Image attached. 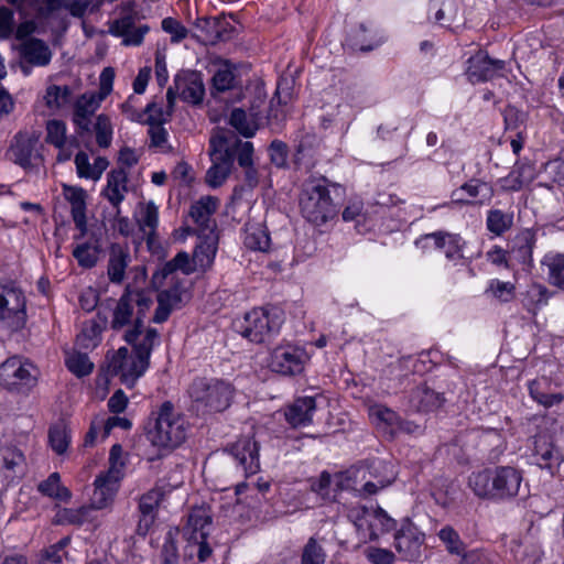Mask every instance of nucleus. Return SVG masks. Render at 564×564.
I'll use <instances>...</instances> for the list:
<instances>
[{
	"label": "nucleus",
	"instance_id": "nucleus-1",
	"mask_svg": "<svg viewBox=\"0 0 564 564\" xmlns=\"http://www.w3.org/2000/svg\"><path fill=\"white\" fill-rule=\"evenodd\" d=\"M522 474L514 467L500 466L473 473L468 485L476 496L507 500L519 494Z\"/></svg>",
	"mask_w": 564,
	"mask_h": 564
},
{
	"label": "nucleus",
	"instance_id": "nucleus-2",
	"mask_svg": "<svg viewBox=\"0 0 564 564\" xmlns=\"http://www.w3.org/2000/svg\"><path fill=\"white\" fill-rule=\"evenodd\" d=\"M234 393V387L225 380L196 378L187 389L189 411L196 415L223 412L229 408Z\"/></svg>",
	"mask_w": 564,
	"mask_h": 564
},
{
	"label": "nucleus",
	"instance_id": "nucleus-3",
	"mask_svg": "<svg viewBox=\"0 0 564 564\" xmlns=\"http://www.w3.org/2000/svg\"><path fill=\"white\" fill-rule=\"evenodd\" d=\"M187 421L171 401L163 402L155 420L154 429L149 433L151 443L162 448L180 446L187 435Z\"/></svg>",
	"mask_w": 564,
	"mask_h": 564
},
{
	"label": "nucleus",
	"instance_id": "nucleus-4",
	"mask_svg": "<svg viewBox=\"0 0 564 564\" xmlns=\"http://www.w3.org/2000/svg\"><path fill=\"white\" fill-rule=\"evenodd\" d=\"M284 322L283 312L274 306L253 308L235 327L245 338L261 344L279 334Z\"/></svg>",
	"mask_w": 564,
	"mask_h": 564
},
{
	"label": "nucleus",
	"instance_id": "nucleus-5",
	"mask_svg": "<svg viewBox=\"0 0 564 564\" xmlns=\"http://www.w3.org/2000/svg\"><path fill=\"white\" fill-rule=\"evenodd\" d=\"M300 207L303 217L316 226L324 225L337 214L326 178L312 180L305 184L300 197Z\"/></svg>",
	"mask_w": 564,
	"mask_h": 564
},
{
	"label": "nucleus",
	"instance_id": "nucleus-6",
	"mask_svg": "<svg viewBox=\"0 0 564 564\" xmlns=\"http://www.w3.org/2000/svg\"><path fill=\"white\" fill-rule=\"evenodd\" d=\"M0 321L12 330L25 325L26 299L14 282L0 283Z\"/></svg>",
	"mask_w": 564,
	"mask_h": 564
},
{
	"label": "nucleus",
	"instance_id": "nucleus-7",
	"mask_svg": "<svg viewBox=\"0 0 564 564\" xmlns=\"http://www.w3.org/2000/svg\"><path fill=\"white\" fill-rule=\"evenodd\" d=\"M122 454L123 449L120 444L112 445L109 453L108 470L95 479L94 502L98 508H105L117 491L124 468Z\"/></svg>",
	"mask_w": 564,
	"mask_h": 564
},
{
	"label": "nucleus",
	"instance_id": "nucleus-8",
	"mask_svg": "<svg viewBox=\"0 0 564 564\" xmlns=\"http://www.w3.org/2000/svg\"><path fill=\"white\" fill-rule=\"evenodd\" d=\"M39 139L35 132L17 133L9 149L11 161L24 170L39 166L43 162Z\"/></svg>",
	"mask_w": 564,
	"mask_h": 564
},
{
	"label": "nucleus",
	"instance_id": "nucleus-9",
	"mask_svg": "<svg viewBox=\"0 0 564 564\" xmlns=\"http://www.w3.org/2000/svg\"><path fill=\"white\" fill-rule=\"evenodd\" d=\"M149 364L137 354H130L128 348H119L109 362V371L118 376L123 384L133 387L135 381L148 369Z\"/></svg>",
	"mask_w": 564,
	"mask_h": 564
},
{
	"label": "nucleus",
	"instance_id": "nucleus-10",
	"mask_svg": "<svg viewBox=\"0 0 564 564\" xmlns=\"http://www.w3.org/2000/svg\"><path fill=\"white\" fill-rule=\"evenodd\" d=\"M306 361L305 351L292 345L279 346L270 355L269 368L283 376H295L303 371Z\"/></svg>",
	"mask_w": 564,
	"mask_h": 564
},
{
	"label": "nucleus",
	"instance_id": "nucleus-11",
	"mask_svg": "<svg viewBox=\"0 0 564 564\" xmlns=\"http://www.w3.org/2000/svg\"><path fill=\"white\" fill-rule=\"evenodd\" d=\"M259 451L260 445L252 436H242L225 448L246 476L254 475L260 470Z\"/></svg>",
	"mask_w": 564,
	"mask_h": 564
},
{
	"label": "nucleus",
	"instance_id": "nucleus-12",
	"mask_svg": "<svg viewBox=\"0 0 564 564\" xmlns=\"http://www.w3.org/2000/svg\"><path fill=\"white\" fill-rule=\"evenodd\" d=\"M35 379L36 369L33 365L23 362L19 357L8 358L0 365V386L8 390L30 384Z\"/></svg>",
	"mask_w": 564,
	"mask_h": 564
},
{
	"label": "nucleus",
	"instance_id": "nucleus-13",
	"mask_svg": "<svg viewBox=\"0 0 564 564\" xmlns=\"http://www.w3.org/2000/svg\"><path fill=\"white\" fill-rule=\"evenodd\" d=\"M195 37L205 45H215L231 39L234 26L225 17L198 19Z\"/></svg>",
	"mask_w": 564,
	"mask_h": 564
},
{
	"label": "nucleus",
	"instance_id": "nucleus-14",
	"mask_svg": "<svg viewBox=\"0 0 564 564\" xmlns=\"http://www.w3.org/2000/svg\"><path fill=\"white\" fill-rule=\"evenodd\" d=\"M175 89L183 101L193 105L200 104L205 95L202 74L196 70L180 72L175 76Z\"/></svg>",
	"mask_w": 564,
	"mask_h": 564
},
{
	"label": "nucleus",
	"instance_id": "nucleus-15",
	"mask_svg": "<svg viewBox=\"0 0 564 564\" xmlns=\"http://www.w3.org/2000/svg\"><path fill=\"white\" fill-rule=\"evenodd\" d=\"M424 535L415 528L401 529L394 535V549L403 561L415 562L422 556Z\"/></svg>",
	"mask_w": 564,
	"mask_h": 564
},
{
	"label": "nucleus",
	"instance_id": "nucleus-16",
	"mask_svg": "<svg viewBox=\"0 0 564 564\" xmlns=\"http://www.w3.org/2000/svg\"><path fill=\"white\" fill-rule=\"evenodd\" d=\"M218 205L219 200L214 196H204L192 204L189 216L198 227V235L216 234V221L213 215Z\"/></svg>",
	"mask_w": 564,
	"mask_h": 564
},
{
	"label": "nucleus",
	"instance_id": "nucleus-17",
	"mask_svg": "<svg viewBox=\"0 0 564 564\" xmlns=\"http://www.w3.org/2000/svg\"><path fill=\"white\" fill-rule=\"evenodd\" d=\"M505 67L501 59H491L487 53L479 51L468 59L467 76L471 83L487 82Z\"/></svg>",
	"mask_w": 564,
	"mask_h": 564
},
{
	"label": "nucleus",
	"instance_id": "nucleus-18",
	"mask_svg": "<svg viewBox=\"0 0 564 564\" xmlns=\"http://www.w3.org/2000/svg\"><path fill=\"white\" fill-rule=\"evenodd\" d=\"M99 97L96 94H83L74 105L73 122L77 133L83 135L91 132V117L100 106Z\"/></svg>",
	"mask_w": 564,
	"mask_h": 564
},
{
	"label": "nucleus",
	"instance_id": "nucleus-19",
	"mask_svg": "<svg viewBox=\"0 0 564 564\" xmlns=\"http://www.w3.org/2000/svg\"><path fill=\"white\" fill-rule=\"evenodd\" d=\"M185 296L186 290L182 283H174L169 289L159 292L153 322L158 324L165 322L174 310L182 306Z\"/></svg>",
	"mask_w": 564,
	"mask_h": 564
},
{
	"label": "nucleus",
	"instance_id": "nucleus-20",
	"mask_svg": "<svg viewBox=\"0 0 564 564\" xmlns=\"http://www.w3.org/2000/svg\"><path fill=\"white\" fill-rule=\"evenodd\" d=\"M533 457L541 467L552 474L564 460L561 451L553 444L547 435H536L533 441Z\"/></svg>",
	"mask_w": 564,
	"mask_h": 564
},
{
	"label": "nucleus",
	"instance_id": "nucleus-21",
	"mask_svg": "<svg viewBox=\"0 0 564 564\" xmlns=\"http://www.w3.org/2000/svg\"><path fill=\"white\" fill-rule=\"evenodd\" d=\"M148 25H134L132 15L115 20L110 26L109 32L118 37H122V44L126 46H138L142 43L144 35L148 33Z\"/></svg>",
	"mask_w": 564,
	"mask_h": 564
},
{
	"label": "nucleus",
	"instance_id": "nucleus-22",
	"mask_svg": "<svg viewBox=\"0 0 564 564\" xmlns=\"http://www.w3.org/2000/svg\"><path fill=\"white\" fill-rule=\"evenodd\" d=\"M536 236L535 232L531 229H524L520 231L512 239L511 245L509 247V259L511 261H517L523 265L529 268L533 264V248L535 247Z\"/></svg>",
	"mask_w": 564,
	"mask_h": 564
},
{
	"label": "nucleus",
	"instance_id": "nucleus-23",
	"mask_svg": "<svg viewBox=\"0 0 564 564\" xmlns=\"http://www.w3.org/2000/svg\"><path fill=\"white\" fill-rule=\"evenodd\" d=\"M162 499L163 492L160 489H152L140 498L139 511L141 516L137 525L139 535L145 536L148 534L154 523L155 512Z\"/></svg>",
	"mask_w": 564,
	"mask_h": 564
},
{
	"label": "nucleus",
	"instance_id": "nucleus-24",
	"mask_svg": "<svg viewBox=\"0 0 564 564\" xmlns=\"http://www.w3.org/2000/svg\"><path fill=\"white\" fill-rule=\"evenodd\" d=\"M22 61L31 66H46L52 58L48 45L40 39L30 37L23 41L19 47Z\"/></svg>",
	"mask_w": 564,
	"mask_h": 564
},
{
	"label": "nucleus",
	"instance_id": "nucleus-25",
	"mask_svg": "<svg viewBox=\"0 0 564 564\" xmlns=\"http://www.w3.org/2000/svg\"><path fill=\"white\" fill-rule=\"evenodd\" d=\"M131 261L128 247L112 243L109 248L107 275L111 283L121 284L126 278V270Z\"/></svg>",
	"mask_w": 564,
	"mask_h": 564
},
{
	"label": "nucleus",
	"instance_id": "nucleus-26",
	"mask_svg": "<svg viewBox=\"0 0 564 564\" xmlns=\"http://www.w3.org/2000/svg\"><path fill=\"white\" fill-rule=\"evenodd\" d=\"M134 310L132 308V296L130 290L126 289L119 300L113 302V306L110 308V321L109 326L113 330H121L124 327L134 324Z\"/></svg>",
	"mask_w": 564,
	"mask_h": 564
},
{
	"label": "nucleus",
	"instance_id": "nucleus-27",
	"mask_svg": "<svg viewBox=\"0 0 564 564\" xmlns=\"http://www.w3.org/2000/svg\"><path fill=\"white\" fill-rule=\"evenodd\" d=\"M128 174L123 169L112 170L107 174V185L101 195L120 212V204L128 192Z\"/></svg>",
	"mask_w": 564,
	"mask_h": 564
},
{
	"label": "nucleus",
	"instance_id": "nucleus-28",
	"mask_svg": "<svg viewBox=\"0 0 564 564\" xmlns=\"http://www.w3.org/2000/svg\"><path fill=\"white\" fill-rule=\"evenodd\" d=\"M137 224L142 232V238L147 240L148 247L152 249L156 242V228L159 225V209L152 200L140 205Z\"/></svg>",
	"mask_w": 564,
	"mask_h": 564
},
{
	"label": "nucleus",
	"instance_id": "nucleus-29",
	"mask_svg": "<svg viewBox=\"0 0 564 564\" xmlns=\"http://www.w3.org/2000/svg\"><path fill=\"white\" fill-rule=\"evenodd\" d=\"M315 410L313 397L299 398L288 408L285 419L293 427L306 426L312 423Z\"/></svg>",
	"mask_w": 564,
	"mask_h": 564
},
{
	"label": "nucleus",
	"instance_id": "nucleus-30",
	"mask_svg": "<svg viewBox=\"0 0 564 564\" xmlns=\"http://www.w3.org/2000/svg\"><path fill=\"white\" fill-rule=\"evenodd\" d=\"M64 196L72 205V217L82 235L87 229L86 218V192L80 187L64 185Z\"/></svg>",
	"mask_w": 564,
	"mask_h": 564
},
{
	"label": "nucleus",
	"instance_id": "nucleus-31",
	"mask_svg": "<svg viewBox=\"0 0 564 564\" xmlns=\"http://www.w3.org/2000/svg\"><path fill=\"white\" fill-rule=\"evenodd\" d=\"M148 117L145 123L150 126L149 135L151 139V145L160 149H165L167 142V131L162 126V111L156 107L154 102H150L145 107Z\"/></svg>",
	"mask_w": 564,
	"mask_h": 564
},
{
	"label": "nucleus",
	"instance_id": "nucleus-32",
	"mask_svg": "<svg viewBox=\"0 0 564 564\" xmlns=\"http://www.w3.org/2000/svg\"><path fill=\"white\" fill-rule=\"evenodd\" d=\"M130 295L132 296V308L134 310V306H137L138 310L137 313H134L135 317L133 327L124 332L123 339L126 341H132L141 335L143 328V319L145 317L147 311L152 305L151 297L147 296L142 292L130 291Z\"/></svg>",
	"mask_w": 564,
	"mask_h": 564
},
{
	"label": "nucleus",
	"instance_id": "nucleus-33",
	"mask_svg": "<svg viewBox=\"0 0 564 564\" xmlns=\"http://www.w3.org/2000/svg\"><path fill=\"white\" fill-rule=\"evenodd\" d=\"M426 239H433L435 247L443 249L448 260H458L463 258L464 241L459 235L437 231L427 234Z\"/></svg>",
	"mask_w": 564,
	"mask_h": 564
},
{
	"label": "nucleus",
	"instance_id": "nucleus-34",
	"mask_svg": "<svg viewBox=\"0 0 564 564\" xmlns=\"http://www.w3.org/2000/svg\"><path fill=\"white\" fill-rule=\"evenodd\" d=\"M200 242L195 247L193 258L198 269L206 270L214 261L218 236L217 234L198 235Z\"/></svg>",
	"mask_w": 564,
	"mask_h": 564
},
{
	"label": "nucleus",
	"instance_id": "nucleus-35",
	"mask_svg": "<svg viewBox=\"0 0 564 564\" xmlns=\"http://www.w3.org/2000/svg\"><path fill=\"white\" fill-rule=\"evenodd\" d=\"M243 242L250 250L268 251L271 246V238L267 226L263 224H248Z\"/></svg>",
	"mask_w": 564,
	"mask_h": 564
},
{
	"label": "nucleus",
	"instance_id": "nucleus-36",
	"mask_svg": "<svg viewBox=\"0 0 564 564\" xmlns=\"http://www.w3.org/2000/svg\"><path fill=\"white\" fill-rule=\"evenodd\" d=\"M549 387L550 381L545 377L532 380L529 383V392L531 398L545 408H550L564 401V395L562 393H549Z\"/></svg>",
	"mask_w": 564,
	"mask_h": 564
},
{
	"label": "nucleus",
	"instance_id": "nucleus-37",
	"mask_svg": "<svg viewBox=\"0 0 564 564\" xmlns=\"http://www.w3.org/2000/svg\"><path fill=\"white\" fill-rule=\"evenodd\" d=\"M48 443L57 455H63L67 451L70 443V431L64 420H59L50 427Z\"/></svg>",
	"mask_w": 564,
	"mask_h": 564
},
{
	"label": "nucleus",
	"instance_id": "nucleus-38",
	"mask_svg": "<svg viewBox=\"0 0 564 564\" xmlns=\"http://www.w3.org/2000/svg\"><path fill=\"white\" fill-rule=\"evenodd\" d=\"M542 265L547 268L549 282L564 290V254L547 253L542 260Z\"/></svg>",
	"mask_w": 564,
	"mask_h": 564
},
{
	"label": "nucleus",
	"instance_id": "nucleus-39",
	"mask_svg": "<svg viewBox=\"0 0 564 564\" xmlns=\"http://www.w3.org/2000/svg\"><path fill=\"white\" fill-rule=\"evenodd\" d=\"M397 525L394 519H392L383 509L377 508L371 510L369 519V539L376 540L381 533L393 530Z\"/></svg>",
	"mask_w": 564,
	"mask_h": 564
},
{
	"label": "nucleus",
	"instance_id": "nucleus-40",
	"mask_svg": "<svg viewBox=\"0 0 564 564\" xmlns=\"http://www.w3.org/2000/svg\"><path fill=\"white\" fill-rule=\"evenodd\" d=\"M99 252L100 248L97 241H87L78 243L72 253L79 267L90 269L97 264Z\"/></svg>",
	"mask_w": 564,
	"mask_h": 564
},
{
	"label": "nucleus",
	"instance_id": "nucleus-41",
	"mask_svg": "<svg viewBox=\"0 0 564 564\" xmlns=\"http://www.w3.org/2000/svg\"><path fill=\"white\" fill-rule=\"evenodd\" d=\"M159 339V333L155 328H147L142 330L141 335L132 341H127L132 345L133 352L149 364V359L155 341Z\"/></svg>",
	"mask_w": 564,
	"mask_h": 564
},
{
	"label": "nucleus",
	"instance_id": "nucleus-42",
	"mask_svg": "<svg viewBox=\"0 0 564 564\" xmlns=\"http://www.w3.org/2000/svg\"><path fill=\"white\" fill-rule=\"evenodd\" d=\"M487 229L496 236H502L513 225V214L500 209H490L486 219Z\"/></svg>",
	"mask_w": 564,
	"mask_h": 564
},
{
	"label": "nucleus",
	"instance_id": "nucleus-43",
	"mask_svg": "<svg viewBox=\"0 0 564 564\" xmlns=\"http://www.w3.org/2000/svg\"><path fill=\"white\" fill-rule=\"evenodd\" d=\"M37 489L44 496L67 501L70 499V491L61 485V476L58 473L51 474L47 479L40 482Z\"/></svg>",
	"mask_w": 564,
	"mask_h": 564
},
{
	"label": "nucleus",
	"instance_id": "nucleus-44",
	"mask_svg": "<svg viewBox=\"0 0 564 564\" xmlns=\"http://www.w3.org/2000/svg\"><path fill=\"white\" fill-rule=\"evenodd\" d=\"M213 165L206 172V183L217 188L224 184L231 172L232 160H212Z\"/></svg>",
	"mask_w": 564,
	"mask_h": 564
},
{
	"label": "nucleus",
	"instance_id": "nucleus-45",
	"mask_svg": "<svg viewBox=\"0 0 564 564\" xmlns=\"http://www.w3.org/2000/svg\"><path fill=\"white\" fill-rule=\"evenodd\" d=\"M72 90L68 86L48 85L43 96L46 107L53 111L61 109L69 100Z\"/></svg>",
	"mask_w": 564,
	"mask_h": 564
},
{
	"label": "nucleus",
	"instance_id": "nucleus-46",
	"mask_svg": "<svg viewBox=\"0 0 564 564\" xmlns=\"http://www.w3.org/2000/svg\"><path fill=\"white\" fill-rule=\"evenodd\" d=\"M96 509H99V508L95 506L94 496H93L90 506H83L77 509H73V508L63 509L58 513V518H59L58 521L61 523L82 525L84 522L89 520L91 511H94Z\"/></svg>",
	"mask_w": 564,
	"mask_h": 564
},
{
	"label": "nucleus",
	"instance_id": "nucleus-47",
	"mask_svg": "<svg viewBox=\"0 0 564 564\" xmlns=\"http://www.w3.org/2000/svg\"><path fill=\"white\" fill-rule=\"evenodd\" d=\"M229 123L245 138L253 137L258 129L254 120L249 118L246 111L241 108L232 109Z\"/></svg>",
	"mask_w": 564,
	"mask_h": 564
},
{
	"label": "nucleus",
	"instance_id": "nucleus-48",
	"mask_svg": "<svg viewBox=\"0 0 564 564\" xmlns=\"http://www.w3.org/2000/svg\"><path fill=\"white\" fill-rule=\"evenodd\" d=\"M102 326L95 319L83 323L80 333L76 337V343L83 348H94L97 346Z\"/></svg>",
	"mask_w": 564,
	"mask_h": 564
},
{
	"label": "nucleus",
	"instance_id": "nucleus-49",
	"mask_svg": "<svg viewBox=\"0 0 564 564\" xmlns=\"http://www.w3.org/2000/svg\"><path fill=\"white\" fill-rule=\"evenodd\" d=\"M370 415L384 425L391 435H395L401 424V416L397 412L384 405H375L370 409Z\"/></svg>",
	"mask_w": 564,
	"mask_h": 564
},
{
	"label": "nucleus",
	"instance_id": "nucleus-50",
	"mask_svg": "<svg viewBox=\"0 0 564 564\" xmlns=\"http://www.w3.org/2000/svg\"><path fill=\"white\" fill-rule=\"evenodd\" d=\"M212 524V514L205 507L194 508L188 514L187 528L192 530L191 535L208 533L206 528Z\"/></svg>",
	"mask_w": 564,
	"mask_h": 564
},
{
	"label": "nucleus",
	"instance_id": "nucleus-51",
	"mask_svg": "<svg viewBox=\"0 0 564 564\" xmlns=\"http://www.w3.org/2000/svg\"><path fill=\"white\" fill-rule=\"evenodd\" d=\"M437 536L444 543L446 550L451 554H456V555L466 554L465 553V547H466L465 543L462 541L458 532L454 528H452L449 525L443 527L438 531Z\"/></svg>",
	"mask_w": 564,
	"mask_h": 564
},
{
	"label": "nucleus",
	"instance_id": "nucleus-52",
	"mask_svg": "<svg viewBox=\"0 0 564 564\" xmlns=\"http://www.w3.org/2000/svg\"><path fill=\"white\" fill-rule=\"evenodd\" d=\"M549 291L542 284H531L523 295V305L524 307L532 313H535V310L542 305L546 304L549 299Z\"/></svg>",
	"mask_w": 564,
	"mask_h": 564
},
{
	"label": "nucleus",
	"instance_id": "nucleus-53",
	"mask_svg": "<svg viewBox=\"0 0 564 564\" xmlns=\"http://www.w3.org/2000/svg\"><path fill=\"white\" fill-rule=\"evenodd\" d=\"M486 294H490L501 303H508L514 299L516 286L511 282H502L495 279L490 281Z\"/></svg>",
	"mask_w": 564,
	"mask_h": 564
},
{
	"label": "nucleus",
	"instance_id": "nucleus-54",
	"mask_svg": "<svg viewBox=\"0 0 564 564\" xmlns=\"http://www.w3.org/2000/svg\"><path fill=\"white\" fill-rule=\"evenodd\" d=\"M66 367L77 377H85L93 371L94 365L86 354L75 352L66 358Z\"/></svg>",
	"mask_w": 564,
	"mask_h": 564
},
{
	"label": "nucleus",
	"instance_id": "nucleus-55",
	"mask_svg": "<svg viewBox=\"0 0 564 564\" xmlns=\"http://www.w3.org/2000/svg\"><path fill=\"white\" fill-rule=\"evenodd\" d=\"M209 155L212 160H232V145L228 144L226 134L213 135L209 140Z\"/></svg>",
	"mask_w": 564,
	"mask_h": 564
},
{
	"label": "nucleus",
	"instance_id": "nucleus-56",
	"mask_svg": "<svg viewBox=\"0 0 564 564\" xmlns=\"http://www.w3.org/2000/svg\"><path fill=\"white\" fill-rule=\"evenodd\" d=\"M96 142L100 148H108L112 140V127L108 116L99 115L94 124Z\"/></svg>",
	"mask_w": 564,
	"mask_h": 564
},
{
	"label": "nucleus",
	"instance_id": "nucleus-57",
	"mask_svg": "<svg viewBox=\"0 0 564 564\" xmlns=\"http://www.w3.org/2000/svg\"><path fill=\"white\" fill-rule=\"evenodd\" d=\"M326 554L324 549L317 543L315 538H310L305 544L301 563L302 564H324Z\"/></svg>",
	"mask_w": 564,
	"mask_h": 564
},
{
	"label": "nucleus",
	"instance_id": "nucleus-58",
	"mask_svg": "<svg viewBox=\"0 0 564 564\" xmlns=\"http://www.w3.org/2000/svg\"><path fill=\"white\" fill-rule=\"evenodd\" d=\"M232 161L236 159L239 166L253 164V144L250 141L235 140L232 143Z\"/></svg>",
	"mask_w": 564,
	"mask_h": 564
},
{
	"label": "nucleus",
	"instance_id": "nucleus-59",
	"mask_svg": "<svg viewBox=\"0 0 564 564\" xmlns=\"http://www.w3.org/2000/svg\"><path fill=\"white\" fill-rule=\"evenodd\" d=\"M213 88L224 93L234 87L235 75L228 63L223 64L213 76Z\"/></svg>",
	"mask_w": 564,
	"mask_h": 564
},
{
	"label": "nucleus",
	"instance_id": "nucleus-60",
	"mask_svg": "<svg viewBox=\"0 0 564 564\" xmlns=\"http://www.w3.org/2000/svg\"><path fill=\"white\" fill-rule=\"evenodd\" d=\"M420 399V408L424 411H433L441 408L445 401L443 395L427 387L419 388L416 391Z\"/></svg>",
	"mask_w": 564,
	"mask_h": 564
},
{
	"label": "nucleus",
	"instance_id": "nucleus-61",
	"mask_svg": "<svg viewBox=\"0 0 564 564\" xmlns=\"http://www.w3.org/2000/svg\"><path fill=\"white\" fill-rule=\"evenodd\" d=\"M45 141L56 148H62L66 142V126L61 120H50L46 123Z\"/></svg>",
	"mask_w": 564,
	"mask_h": 564
},
{
	"label": "nucleus",
	"instance_id": "nucleus-62",
	"mask_svg": "<svg viewBox=\"0 0 564 564\" xmlns=\"http://www.w3.org/2000/svg\"><path fill=\"white\" fill-rule=\"evenodd\" d=\"M271 162L278 167H284L288 159V147L280 140H273L269 147Z\"/></svg>",
	"mask_w": 564,
	"mask_h": 564
},
{
	"label": "nucleus",
	"instance_id": "nucleus-63",
	"mask_svg": "<svg viewBox=\"0 0 564 564\" xmlns=\"http://www.w3.org/2000/svg\"><path fill=\"white\" fill-rule=\"evenodd\" d=\"M161 556L162 564H177L178 562L177 546L171 531L166 534Z\"/></svg>",
	"mask_w": 564,
	"mask_h": 564
},
{
	"label": "nucleus",
	"instance_id": "nucleus-64",
	"mask_svg": "<svg viewBox=\"0 0 564 564\" xmlns=\"http://www.w3.org/2000/svg\"><path fill=\"white\" fill-rule=\"evenodd\" d=\"M545 173L560 185L564 184V159H555L546 163Z\"/></svg>",
	"mask_w": 564,
	"mask_h": 564
}]
</instances>
